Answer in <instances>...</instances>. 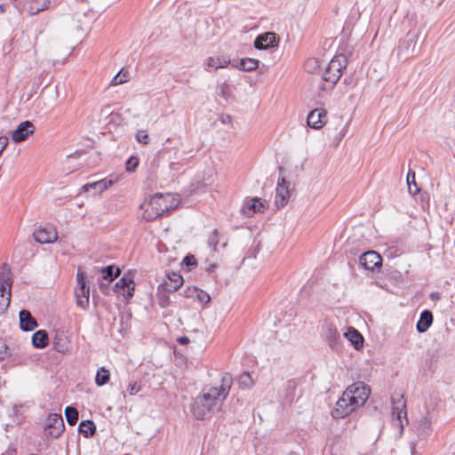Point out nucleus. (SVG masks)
Segmentation results:
<instances>
[{"instance_id": "f257e3e1", "label": "nucleus", "mask_w": 455, "mask_h": 455, "mask_svg": "<svg viewBox=\"0 0 455 455\" xmlns=\"http://www.w3.org/2000/svg\"><path fill=\"white\" fill-rule=\"evenodd\" d=\"M232 383V376L225 373L219 386L203 388L192 403L191 411L194 417L199 420L208 419L220 411L229 394Z\"/></svg>"}, {"instance_id": "f03ea898", "label": "nucleus", "mask_w": 455, "mask_h": 455, "mask_svg": "<svg viewBox=\"0 0 455 455\" xmlns=\"http://www.w3.org/2000/svg\"><path fill=\"white\" fill-rule=\"evenodd\" d=\"M370 394V388L363 382L358 381L350 385L337 401L336 408L332 411L333 418L342 419L347 417L355 409L363 406Z\"/></svg>"}, {"instance_id": "7ed1b4c3", "label": "nucleus", "mask_w": 455, "mask_h": 455, "mask_svg": "<svg viewBox=\"0 0 455 455\" xmlns=\"http://www.w3.org/2000/svg\"><path fill=\"white\" fill-rule=\"evenodd\" d=\"M171 197L169 194L164 196L156 194L149 200L145 201L140 208L142 210V218L147 221H152L168 212L170 207L167 204L168 199Z\"/></svg>"}, {"instance_id": "20e7f679", "label": "nucleus", "mask_w": 455, "mask_h": 455, "mask_svg": "<svg viewBox=\"0 0 455 455\" xmlns=\"http://www.w3.org/2000/svg\"><path fill=\"white\" fill-rule=\"evenodd\" d=\"M12 279L11 267L7 264L0 267V315L9 307Z\"/></svg>"}, {"instance_id": "39448f33", "label": "nucleus", "mask_w": 455, "mask_h": 455, "mask_svg": "<svg viewBox=\"0 0 455 455\" xmlns=\"http://www.w3.org/2000/svg\"><path fill=\"white\" fill-rule=\"evenodd\" d=\"M75 296L76 299V305L79 307L85 309L89 305L90 287L87 284L86 275L80 267H78L76 274Z\"/></svg>"}, {"instance_id": "423d86ee", "label": "nucleus", "mask_w": 455, "mask_h": 455, "mask_svg": "<svg viewBox=\"0 0 455 455\" xmlns=\"http://www.w3.org/2000/svg\"><path fill=\"white\" fill-rule=\"evenodd\" d=\"M392 415L395 424L403 431L404 426L408 424L406 402L403 395L392 397Z\"/></svg>"}, {"instance_id": "0eeeda50", "label": "nucleus", "mask_w": 455, "mask_h": 455, "mask_svg": "<svg viewBox=\"0 0 455 455\" xmlns=\"http://www.w3.org/2000/svg\"><path fill=\"white\" fill-rule=\"evenodd\" d=\"M134 274L131 271L125 273L123 277L117 281L114 286V291L123 295L126 299L133 296L135 290Z\"/></svg>"}, {"instance_id": "6e6552de", "label": "nucleus", "mask_w": 455, "mask_h": 455, "mask_svg": "<svg viewBox=\"0 0 455 455\" xmlns=\"http://www.w3.org/2000/svg\"><path fill=\"white\" fill-rule=\"evenodd\" d=\"M65 428L63 419L60 414L49 415L44 427L45 435L52 438L59 437Z\"/></svg>"}, {"instance_id": "1a4fd4ad", "label": "nucleus", "mask_w": 455, "mask_h": 455, "mask_svg": "<svg viewBox=\"0 0 455 455\" xmlns=\"http://www.w3.org/2000/svg\"><path fill=\"white\" fill-rule=\"evenodd\" d=\"M289 187L290 183L283 177L278 179L275 197V204L277 208H283L288 204L291 196Z\"/></svg>"}, {"instance_id": "9d476101", "label": "nucleus", "mask_w": 455, "mask_h": 455, "mask_svg": "<svg viewBox=\"0 0 455 455\" xmlns=\"http://www.w3.org/2000/svg\"><path fill=\"white\" fill-rule=\"evenodd\" d=\"M279 36L274 32H266L259 35L254 40V47L258 50H267L278 45Z\"/></svg>"}, {"instance_id": "9b49d317", "label": "nucleus", "mask_w": 455, "mask_h": 455, "mask_svg": "<svg viewBox=\"0 0 455 455\" xmlns=\"http://www.w3.org/2000/svg\"><path fill=\"white\" fill-rule=\"evenodd\" d=\"M36 131V126L30 121L21 122L17 128L12 132V140L15 143H20L26 140L29 135L33 134Z\"/></svg>"}, {"instance_id": "f8f14e48", "label": "nucleus", "mask_w": 455, "mask_h": 455, "mask_svg": "<svg viewBox=\"0 0 455 455\" xmlns=\"http://www.w3.org/2000/svg\"><path fill=\"white\" fill-rule=\"evenodd\" d=\"M307 125L313 129L319 130L327 123V111L324 108L311 110L307 117Z\"/></svg>"}, {"instance_id": "ddd939ff", "label": "nucleus", "mask_w": 455, "mask_h": 455, "mask_svg": "<svg viewBox=\"0 0 455 455\" xmlns=\"http://www.w3.org/2000/svg\"><path fill=\"white\" fill-rule=\"evenodd\" d=\"M359 261L365 269L371 271L379 268L382 265L381 256L374 251H369L362 254Z\"/></svg>"}, {"instance_id": "4468645a", "label": "nucleus", "mask_w": 455, "mask_h": 455, "mask_svg": "<svg viewBox=\"0 0 455 455\" xmlns=\"http://www.w3.org/2000/svg\"><path fill=\"white\" fill-rule=\"evenodd\" d=\"M266 209V202H261L259 198L254 197L246 201L242 208V213L246 217H251L256 212H262Z\"/></svg>"}, {"instance_id": "2eb2a0df", "label": "nucleus", "mask_w": 455, "mask_h": 455, "mask_svg": "<svg viewBox=\"0 0 455 455\" xmlns=\"http://www.w3.org/2000/svg\"><path fill=\"white\" fill-rule=\"evenodd\" d=\"M33 235L35 240L40 243H52L58 239L57 231L52 227L38 228Z\"/></svg>"}, {"instance_id": "dca6fc26", "label": "nucleus", "mask_w": 455, "mask_h": 455, "mask_svg": "<svg viewBox=\"0 0 455 455\" xmlns=\"http://www.w3.org/2000/svg\"><path fill=\"white\" fill-rule=\"evenodd\" d=\"M183 283V277L175 272H172L167 275V278L161 284V288L165 292H174Z\"/></svg>"}, {"instance_id": "f3484780", "label": "nucleus", "mask_w": 455, "mask_h": 455, "mask_svg": "<svg viewBox=\"0 0 455 455\" xmlns=\"http://www.w3.org/2000/svg\"><path fill=\"white\" fill-rule=\"evenodd\" d=\"M183 294L187 298L196 299L199 302H201L204 305H206L211 301V297L206 291L200 290L195 286L187 287L183 291Z\"/></svg>"}, {"instance_id": "a211bd4d", "label": "nucleus", "mask_w": 455, "mask_h": 455, "mask_svg": "<svg viewBox=\"0 0 455 455\" xmlns=\"http://www.w3.org/2000/svg\"><path fill=\"white\" fill-rule=\"evenodd\" d=\"M20 325L21 330L30 331L37 327V323L30 312L24 309L20 312Z\"/></svg>"}, {"instance_id": "6ab92c4d", "label": "nucleus", "mask_w": 455, "mask_h": 455, "mask_svg": "<svg viewBox=\"0 0 455 455\" xmlns=\"http://www.w3.org/2000/svg\"><path fill=\"white\" fill-rule=\"evenodd\" d=\"M56 0H31L28 4V12L30 15L37 14L47 10Z\"/></svg>"}, {"instance_id": "aec40b11", "label": "nucleus", "mask_w": 455, "mask_h": 455, "mask_svg": "<svg viewBox=\"0 0 455 455\" xmlns=\"http://www.w3.org/2000/svg\"><path fill=\"white\" fill-rule=\"evenodd\" d=\"M230 60L221 56H211L205 60V69L211 71L212 69L224 68L228 66Z\"/></svg>"}, {"instance_id": "412c9836", "label": "nucleus", "mask_w": 455, "mask_h": 455, "mask_svg": "<svg viewBox=\"0 0 455 455\" xmlns=\"http://www.w3.org/2000/svg\"><path fill=\"white\" fill-rule=\"evenodd\" d=\"M259 61L256 59L243 58L238 62L233 63L232 66L239 70L243 71H253L259 67Z\"/></svg>"}, {"instance_id": "4be33fe9", "label": "nucleus", "mask_w": 455, "mask_h": 455, "mask_svg": "<svg viewBox=\"0 0 455 455\" xmlns=\"http://www.w3.org/2000/svg\"><path fill=\"white\" fill-rule=\"evenodd\" d=\"M433 323V315L429 310H424L417 323V330L419 332H425L428 330Z\"/></svg>"}, {"instance_id": "5701e85b", "label": "nucleus", "mask_w": 455, "mask_h": 455, "mask_svg": "<svg viewBox=\"0 0 455 455\" xmlns=\"http://www.w3.org/2000/svg\"><path fill=\"white\" fill-rule=\"evenodd\" d=\"M113 181L110 180L103 179L99 181L87 183L83 186V190L88 192L90 189H95L97 193H101L112 186Z\"/></svg>"}, {"instance_id": "b1692460", "label": "nucleus", "mask_w": 455, "mask_h": 455, "mask_svg": "<svg viewBox=\"0 0 455 455\" xmlns=\"http://www.w3.org/2000/svg\"><path fill=\"white\" fill-rule=\"evenodd\" d=\"M345 336L354 345L355 349H359L363 347V338L355 328H348Z\"/></svg>"}, {"instance_id": "393cba45", "label": "nucleus", "mask_w": 455, "mask_h": 455, "mask_svg": "<svg viewBox=\"0 0 455 455\" xmlns=\"http://www.w3.org/2000/svg\"><path fill=\"white\" fill-rule=\"evenodd\" d=\"M48 333L44 330L36 331L32 336V344L36 348H44L48 345Z\"/></svg>"}, {"instance_id": "a878e982", "label": "nucleus", "mask_w": 455, "mask_h": 455, "mask_svg": "<svg viewBox=\"0 0 455 455\" xmlns=\"http://www.w3.org/2000/svg\"><path fill=\"white\" fill-rule=\"evenodd\" d=\"M347 59L344 55H337L333 57L329 62L328 67L330 68V71H334L338 73H342V70L346 68Z\"/></svg>"}, {"instance_id": "bb28decb", "label": "nucleus", "mask_w": 455, "mask_h": 455, "mask_svg": "<svg viewBox=\"0 0 455 455\" xmlns=\"http://www.w3.org/2000/svg\"><path fill=\"white\" fill-rule=\"evenodd\" d=\"M102 274V278L104 280H108V282L114 281L121 275V270L119 267H115L114 266H108L106 267L99 270Z\"/></svg>"}, {"instance_id": "cd10ccee", "label": "nucleus", "mask_w": 455, "mask_h": 455, "mask_svg": "<svg viewBox=\"0 0 455 455\" xmlns=\"http://www.w3.org/2000/svg\"><path fill=\"white\" fill-rule=\"evenodd\" d=\"M96 431L94 423L91 420H84L79 424V432L86 438L92 437Z\"/></svg>"}, {"instance_id": "c85d7f7f", "label": "nucleus", "mask_w": 455, "mask_h": 455, "mask_svg": "<svg viewBox=\"0 0 455 455\" xmlns=\"http://www.w3.org/2000/svg\"><path fill=\"white\" fill-rule=\"evenodd\" d=\"M342 73H338L334 71H330V68L327 67L324 74L322 76V80L325 83L330 84V87H333L336 83L341 77Z\"/></svg>"}, {"instance_id": "c756f323", "label": "nucleus", "mask_w": 455, "mask_h": 455, "mask_svg": "<svg viewBox=\"0 0 455 455\" xmlns=\"http://www.w3.org/2000/svg\"><path fill=\"white\" fill-rule=\"evenodd\" d=\"M109 377H110L109 371L107 369H105L104 367H101L97 371V374L95 377V383L97 384V386L101 387L108 382Z\"/></svg>"}, {"instance_id": "7c9ffc66", "label": "nucleus", "mask_w": 455, "mask_h": 455, "mask_svg": "<svg viewBox=\"0 0 455 455\" xmlns=\"http://www.w3.org/2000/svg\"><path fill=\"white\" fill-rule=\"evenodd\" d=\"M65 415L67 421L70 426H74L76 424L78 420V411L76 408L68 406L65 409Z\"/></svg>"}, {"instance_id": "2f4dec72", "label": "nucleus", "mask_w": 455, "mask_h": 455, "mask_svg": "<svg viewBox=\"0 0 455 455\" xmlns=\"http://www.w3.org/2000/svg\"><path fill=\"white\" fill-rule=\"evenodd\" d=\"M304 68L308 73H315L320 68V60L316 58H309L305 61Z\"/></svg>"}, {"instance_id": "473e14b6", "label": "nucleus", "mask_w": 455, "mask_h": 455, "mask_svg": "<svg viewBox=\"0 0 455 455\" xmlns=\"http://www.w3.org/2000/svg\"><path fill=\"white\" fill-rule=\"evenodd\" d=\"M407 184L411 195L414 196L419 193V188L415 182V173L411 171H410L407 174Z\"/></svg>"}, {"instance_id": "72a5a7b5", "label": "nucleus", "mask_w": 455, "mask_h": 455, "mask_svg": "<svg viewBox=\"0 0 455 455\" xmlns=\"http://www.w3.org/2000/svg\"><path fill=\"white\" fill-rule=\"evenodd\" d=\"M239 386L242 388H250L253 386V380L249 372H243L238 379Z\"/></svg>"}, {"instance_id": "f704fd0d", "label": "nucleus", "mask_w": 455, "mask_h": 455, "mask_svg": "<svg viewBox=\"0 0 455 455\" xmlns=\"http://www.w3.org/2000/svg\"><path fill=\"white\" fill-rule=\"evenodd\" d=\"M128 80V71L122 69L111 81V85L116 86L122 84Z\"/></svg>"}, {"instance_id": "c9c22d12", "label": "nucleus", "mask_w": 455, "mask_h": 455, "mask_svg": "<svg viewBox=\"0 0 455 455\" xmlns=\"http://www.w3.org/2000/svg\"><path fill=\"white\" fill-rule=\"evenodd\" d=\"M136 140L138 142L142 143L144 145H148L150 141L149 136L147 131L140 130L136 133Z\"/></svg>"}, {"instance_id": "e433bc0d", "label": "nucleus", "mask_w": 455, "mask_h": 455, "mask_svg": "<svg viewBox=\"0 0 455 455\" xmlns=\"http://www.w3.org/2000/svg\"><path fill=\"white\" fill-rule=\"evenodd\" d=\"M139 164V159L136 156H131L127 161L125 164L126 171L129 172H132L136 170L137 166Z\"/></svg>"}, {"instance_id": "4c0bfd02", "label": "nucleus", "mask_w": 455, "mask_h": 455, "mask_svg": "<svg viewBox=\"0 0 455 455\" xmlns=\"http://www.w3.org/2000/svg\"><path fill=\"white\" fill-rule=\"evenodd\" d=\"M219 243V233L217 229H214L208 237V244L211 248L215 250L217 244Z\"/></svg>"}, {"instance_id": "58836bf2", "label": "nucleus", "mask_w": 455, "mask_h": 455, "mask_svg": "<svg viewBox=\"0 0 455 455\" xmlns=\"http://www.w3.org/2000/svg\"><path fill=\"white\" fill-rule=\"evenodd\" d=\"M140 387L138 385L136 381H131L127 386V391L131 395H136L140 392Z\"/></svg>"}, {"instance_id": "ea45409f", "label": "nucleus", "mask_w": 455, "mask_h": 455, "mask_svg": "<svg viewBox=\"0 0 455 455\" xmlns=\"http://www.w3.org/2000/svg\"><path fill=\"white\" fill-rule=\"evenodd\" d=\"M158 304L163 308L167 307L171 304L169 297L163 292H160Z\"/></svg>"}, {"instance_id": "a19ab883", "label": "nucleus", "mask_w": 455, "mask_h": 455, "mask_svg": "<svg viewBox=\"0 0 455 455\" xmlns=\"http://www.w3.org/2000/svg\"><path fill=\"white\" fill-rule=\"evenodd\" d=\"M183 263L188 267H193L196 266V259L195 256L188 255L184 258Z\"/></svg>"}, {"instance_id": "79ce46f5", "label": "nucleus", "mask_w": 455, "mask_h": 455, "mask_svg": "<svg viewBox=\"0 0 455 455\" xmlns=\"http://www.w3.org/2000/svg\"><path fill=\"white\" fill-rule=\"evenodd\" d=\"M9 355L8 347L4 341H0V359H4Z\"/></svg>"}, {"instance_id": "37998d69", "label": "nucleus", "mask_w": 455, "mask_h": 455, "mask_svg": "<svg viewBox=\"0 0 455 455\" xmlns=\"http://www.w3.org/2000/svg\"><path fill=\"white\" fill-rule=\"evenodd\" d=\"M330 84L323 82L322 79L318 83V89L320 92H325L331 90Z\"/></svg>"}, {"instance_id": "c03bdc74", "label": "nucleus", "mask_w": 455, "mask_h": 455, "mask_svg": "<svg viewBox=\"0 0 455 455\" xmlns=\"http://www.w3.org/2000/svg\"><path fill=\"white\" fill-rule=\"evenodd\" d=\"M177 341L180 344V345H187L188 342H189V339L187 337V336H182V337H179L177 339Z\"/></svg>"}, {"instance_id": "a18cd8bd", "label": "nucleus", "mask_w": 455, "mask_h": 455, "mask_svg": "<svg viewBox=\"0 0 455 455\" xmlns=\"http://www.w3.org/2000/svg\"><path fill=\"white\" fill-rule=\"evenodd\" d=\"M329 332H330V335L333 338H336L338 336V331L335 328H331L330 327L329 328Z\"/></svg>"}, {"instance_id": "49530a36", "label": "nucleus", "mask_w": 455, "mask_h": 455, "mask_svg": "<svg viewBox=\"0 0 455 455\" xmlns=\"http://www.w3.org/2000/svg\"><path fill=\"white\" fill-rule=\"evenodd\" d=\"M431 298L433 299H438L439 298V294L437 292H434V293H431Z\"/></svg>"}, {"instance_id": "de8ad7c7", "label": "nucleus", "mask_w": 455, "mask_h": 455, "mask_svg": "<svg viewBox=\"0 0 455 455\" xmlns=\"http://www.w3.org/2000/svg\"><path fill=\"white\" fill-rule=\"evenodd\" d=\"M0 12L2 13H4L5 12V7H4V4H0Z\"/></svg>"}, {"instance_id": "09e8293b", "label": "nucleus", "mask_w": 455, "mask_h": 455, "mask_svg": "<svg viewBox=\"0 0 455 455\" xmlns=\"http://www.w3.org/2000/svg\"><path fill=\"white\" fill-rule=\"evenodd\" d=\"M417 37H418V36H417L416 35H414V36H413V38L411 39V40H412V42L414 43V44H416Z\"/></svg>"}, {"instance_id": "8fccbe9b", "label": "nucleus", "mask_w": 455, "mask_h": 455, "mask_svg": "<svg viewBox=\"0 0 455 455\" xmlns=\"http://www.w3.org/2000/svg\"><path fill=\"white\" fill-rule=\"evenodd\" d=\"M228 118H225V120H222V123H225V121H228V119H230V116H227Z\"/></svg>"}, {"instance_id": "3c124183", "label": "nucleus", "mask_w": 455, "mask_h": 455, "mask_svg": "<svg viewBox=\"0 0 455 455\" xmlns=\"http://www.w3.org/2000/svg\"><path fill=\"white\" fill-rule=\"evenodd\" d=\"M228 118H225V120H222V123H225V121H228V119H230V116H227Z\"/></svg>"}, {"instance_id": "603ef678", "label": "nucleus", "mask_w": 455, "mask_h": 455, "mask_svg": "<svg viewBox=\"0 0 455 455\" xmlns=\"http://www.w3.org/2000/svg\"><path fill=\"white\" fill-rule=\"evenodd\" d=\"M228 118H225V120H222V123H225V121H228V119H230V116H227Z\"/></svg>"}, {"instance_id": "864d4df0", "label": "nucleus", "mask_w": 455, "mask_h": 455, "mask_svg": "<svg viewBox=\"0 0 455 455\" xmlns=\"http://www.w3.org/2000/svg\"><path fill=\"white\" fill-rule=\"evenodd\" d=\"M100 288L101 291H103V284L102 283H100Z\"/></svg>"}]
</instances>
